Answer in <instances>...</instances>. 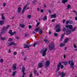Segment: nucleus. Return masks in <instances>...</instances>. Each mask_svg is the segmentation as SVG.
Returning a JSON list of instances; mask_svg holds the SVG:
<instances>
[{"mask_svg":"<svg viewBox=\"0 0 77 77\" xmlns=\"http://www.w3.org/2000/svg\"><path fill=\"white\" fill-rule=\"evenodd\" d=\"M39 25V23H38L37 24L36 27H38Z\"/></svg>","mask_w":77,"mask_h":77,"instance_id":"nucleus-50","label":"nucleus"},{"mask_svg":"<svg viewBox=\"0 0 77 77\" xmlns=\"http://www.w3.org/2000/svg\"><path fill=\"white\" fill-rule=\"evenodd\" d=\"M74 63H73V61H71V64L70 65V66L71 68H74Z\"/></svg>","mask_w":77,"mask_h":77,"instance_id":"nucleus-14","label":"nucleus"},{"mask_svg":"<svg viewBox=\"0 0 77 77\" xmlns=\"http://www.w3.org/2000/svg\"><path fill=\"white\" fill-rule=\"evenodd\" d=\"M38 43H35L32 46H33V47H35V45H38Z\"/></svg>","mask_w":77,"mask_h":77,"instance_id":"nucleus-36","label":"nucleus"},{"mask_svg":"<svg viewBox=\"0 0 77 77\" xmlns=\"http://www.w3.org/2000/svg\"><path fill=\"white\" fill-rule=\"evenodd\" d=\"M34 72L35 74H36V73L37 72V71H36V70H34Z\"/></svg>","mask_w":77,"mask_h":77,"instance_id":"nucleus-49","label":"nucleus"},{"mask_svg":"<svg viewBox=\"0 0 77 77\" xmlns=\"http://www.w3.org/2000/svg\"><path fill=\"white\" fill-rule=\"evenodd\" d=\"M38 32L40 34H42V32H43V31H42V28H39V29L38 30Z\"/></svg>","mask_w":77,"mask_h":77,"instance_id":"nucleus-10","label":"nucleus"},{"mask_svg":"<svg viewBox=\"0 0 77 77\" xmlns=\"http://www.w3.org/2000/svg\"><path fill=\"white\" fill-rule=\"evenodd\" d=\"M32 76H33V74L32 73H30L29 74V77H32Z\"/></svg>","mask_w":77,"mask_h":77,"instance_id":"nucleus-43","label":"nucleus"},{"mask_svg":"<svg viewBox=\"0 0 77 77\" xmlns=\"http://www.w3.org/2000/svg\"><path fill=\"white\" fill-rule=\"evenodd\" d=\"M63 63L64 65L65 66L66 65H67V61H65V62H62Z\"/></svg>","mask_w":77,"mask_h":77,"instance_id":"nucleus-27","label":"nucleus"},{"mask_svg":"<svg viewBox=\"0 0 77 77\" xmlns=\"http://www.w3.org/2000/svg\"><path fill=\"white\" fill-rule=\"evenodd\" d=\"M6 37H2L1 38V40H2V41H4V40H5V39H6Z\"/></svg>","mask_w":77,"mask_h":77,"instance_id":"nucleus-26","label":"nucleus"},{"mask_svg":"<svg viewBox=\"0 0 77 77\" xmlns=\"http://www.w3.org/2000/svg\"><path fill=\"white\" fill-rule=\"evenodd\" d=\"M62 65V63L61 62H60L58 65L57 66V72L60 69V67Z\"/></svg>","mask_w":77,"mask_h":77,"instance_id":"nucleus-4","label":"nucleus"},{"mask_svg":"<svg viewBox=\"0 0 77 77\" xmlns=\"http://www.w3.org/2000/svg\"><path fill=\"white\" fill-rule=\"evenodd\" d=\"M37 11H40L39 8H37Z\"/></svg>","mask_w":77,"mask_h":77,"instance_id":"nucleus-63","label":"nucleus"},{"mask_svg":"<svg viewBox=\"0 0 77 77\" xmlns=\"http://www.w3.org/2000/svg\"><path fill=\"white\" fill-rule=\"evenodd\" d=\"M66 30V31L67 30H66V28L65 27H63V29H62L63 32H65V30Z\"/></svg>","mask_w":77,"mask_h":77,"instance_id":"nucleus-28","label":"nucleus"},{"mask_svg":"<svg viewBox=\"0 0 77 77\" xmlns=\"http://www.w3.org/2000/svg\"><path fill=\"white\" fill-rule=\"evenodd\" d=\"M56 31L57 32H59L60 31V28H58L56 29Z\"/></svg>","mask_w":77,"mask_h":77,"instance_id":"nucleus-35","label":"nucleus"},{"mask_svg":"<svg viewBox=\"0 0 77 77\" xmlns=\"http://www.w3.org/2000/svg\"><path fill=\"white\" fill-rule=\"evenodd\" d=\"M77 28L76 27H75L73 29H72L71 30H67L66 31V35L67 36L69 35V34H70L71 33V32H74V31H75V29Z\"/></svg>","mask_w":77,"mask_h":77,"instance_id":"nucleus-2","label":"nucleus"},{"mask_svg":"<svg viewBox=\"0 0 77 77\" xmlns=\"http://www.w3.org/2000/svg\"><path fill=\"white\" fill-rule=\"evenodd\" d=\"M65 43H61L60 45V47H62L65 46Z\"/></svg>","mask_w":77,"mask_h":77,"instance_id":"nucleus-19","label":"nucleus"},{"mask_svg":"<svg viewBox=\"0 0 77 77\" xmlns=\"http://www.w3.org/2000/svg\"><path fill=\"white\" fill-rule=\"evenodd\" d=\"M20 26L21 27H22V28H23V27H25V25L24 24H20Z\"/></svg>","mask_w":77,"mask_h":77,"instance_id":"nucleus-29","label":"nucleus"},{"mask_svg":"<svg viewBox=\"0 0 77 77\" xmlns=\"http://www.w3.org/2000/svg\"><path fill=\"white\" fill-rule=\"evenodd\" d=\"M63 36H64V35L62 34V36L61 37V38L60 39V41H62V39H63Z\"/></svg>","mask_w":77,"mask_h":77,"instance_id":"nucleus-30","label":"nucleus"},{"mask_svg":"<svg viewBox=\"0 0 77 77\" xmlns=\"http://www.w3.org/2000/svg\"><path fill=\"white\" fill-rule=\"evenodd\" d=\"M3 59H1V60H0V62L1 63H3Z\"/></svg>","mask_w":77,"mask_h":77,"instance_id":"nucleus-42","label":"nucleus"},{"mask_svg":"<svg viewBox=\"0 0 77 77\" xmlns=\"http://www.w3.org/2000/svg\"><path fill=\"white\" fill-rule=\"evenodd\" d=\"M61 77H64L65 75V73H64L63 72H62V73L60 72L59 73Z\"/></svg>","mask_w":77,"mask_h":77,"instance_id":"nucleus-8","label":"nucleus"},{"mask_svg":"<svg viewBox=\"0 0 77 77\" xmlns=\"http://www.w3.org/2000/svg\"><path fill=\"white\" fill-rule=\"evenodd\" d=\"M6 3H4L3 4V6L4 7H5V6H6Z\"/></svg>","mask_w":77,"mask_h":77,"instance_id":"nucleus-55","label":"nucleus"},{"mask_svg":"<svg viewBox=\"0 0 77 77\" xmlns=\"http://www.w3.org/2000/svg\"><path fill=\"white\" fill-rule=\"evenodd\" d=\"M60 26H61L60 25H57L56 26V28H59V27H60Z\"/></svg>","mask_w":77,"mask_h":77,"instance_id":"nucleus-34","label":"nucleus"},{"mask_svg":"<svg viewBox=\"0 0 77 77\" xmlns=\"http://www.w3.org/2000/svg\"><path fill=\"white\" fill-rule=\"evenodd\" d=\"M38 68H42L43 67V64L41 62L39 63L38 65Z\"/></svg>","mask_w":77,"mask_h":77,"instance_id":"nucleus-5","label":"nucleus"},{"mask_svg":"<svg viewBox=\"0 0 77 77\" xmlns=\"http://www.w3.org/2000/svg\"><path fill=\"white\" fill-rule=\"evenodd\" d=\"M5 32H4V31H3V32H1V33H0V37H1V36H2V35H3L4 33Z\"/></svg>","mask_w":77,"mask_h":77,"instance_id":"nucleus-32","label":"nucleus"},{"mask_svg":"<svg viewBox=\"0 0 77 77\" xmlns=\"http://www.w3.org/2000/svg\"><path fill=\"white\" fill-rule=\"evenodd\" d=\"M15 33H16V32L14 31L13 32H12L11 36H12L13 35H14V34H15Z\"/></svg>","mask_w":77,"mask_h":77,"instance_id":"nucleus-38","label":"nucleus"},{"mask_svg":"<svg viewBox=\"0 0 77 77\" xmlns=\"http://www.w3.org/2000/svg\"><path fill=\"white\" fill-rule=\"evenodd\" d=\"M32 33H33V34H36V32H35V31H33L32 32Z\"/></svg>","mask_w":77,"mask_h":77,"instance_id":"nucleus-53","label":"nucleus"},{"mask_svg":"<svg viewBox=\"0 0 77 77\" xmlns=\"http://www.w3.org/2000/svg\"><path fill=\"white\" fill-rule=\"evenodd\" d=\"M54 35L55 36H57V34L56 32L54 33Z\"/></svg>","mask_w":77,"mask_h":77,"instance_id":"nucleus-44","label":"nucleus"},{"mask_svg":"<svg viewBox=\"0 0 77 77\" xmlns=\"http://www.w3.org/2000/svg\"><path fill=\"white\" fill-rule=\"evenodd\" d=\"M61 69H63V65L61 66Z\"/></svg>","mask_w":77,"mask_h":77,"instance_id":"nucleus-57","label":"nucleus"},{"mask_svg":"<svg viewBox=\"0 0 77 77\" xmlns=\"http://www.w3.org/2000/svg\"><path fill=\"white\" fill-rule=\"evenodd\" d=\"M74 46V48H77V47H76V46L75 45H73Z\"/></svg>","mask_w":77,"mask_h":77,"instance_id":"nucleus-61","label":"nucleus"},{"mask_svg":"<svg viewBox=\"0 0 77 77\" xmlns=\"http://www.w3.org/2000/svg\"><path fill=\"white\" fill-rule=\"evenodd\" d=\"M8 41L9 42H11V41H12V38H10L8 39Z\"/></svg>","mask_w":77,"mask_h":77,"instance_id":"nucleus-40","label":"nucleus"},{"mask_svg":"<svg viewBox=\"0 0 77 77\" xmlns=\"http://www.w3.org/2000/svg\"><path fill=\"white\" fill-rule=\"evenodd\" d=\"M13 68L14 70H15V69L17 68V67H16V64H14L13 65Z\"/></svg>","mask_w":77,"mask_h":77,"instance_id":"nucleus-23","label":"nucleus"},{"mask_svg":"<svg viewBox=\"0 0 77 77\" xmlns=\"http://www.w3.org/2000/svg\"><path fill=\"white\" fill-rule=\"evenodd\" d=\"M9 27H10V26H9V25H7L6 27L5 26L3 28V30H4V31H5L6 30H7L9 29Z\"/></svg>","mask_w":77,"mask_h":77,"instance_id":"nucleus-7","label":"nucleus"},{"mask_svg":"<svg viewBox=\"0 0 77 77\" xmlns=\"http://www.w3.org/2000/svg\"><path fill=\"white\" fill-rule=\"evenodd\" d=\"M49 50H50V51L53 50L54 49V43H52L51 44L49 45Z\"/></svg>","mask_w":77,"mask_h":77,"instance_id":"nucleus-3","label":"nucleus"},{"mask_svg":"<svg viewBox=\"0 0 77 77\" xmlns=\"http://www.w3.org/2000/svg\"><path fill=\"white\" fill-rule=\"evenodd\" d=\"M27 6L26 5L23 8V9H25L26 8H27Z\"/></svg>","mask_w":77,"mask_h":77,"instance_id":"nucleus-60","label":"nucleus"},{"mask_svg":"<svg viewBox=\"0 0 77 77\" xmlns=\"http://www.w3.org/2000/svg\"><path fill=\"white\" fill-rule=\"evenodd\" d=\"M12 45H16V44H15L14 42H12L10 43V45L11 46Z\"/></svg>","mask_w":77,"mask_h":77,"instance_id":"nucleus-18","label":"nucleus"},{"mask_svg":"<svg viewBox=\"0 0 77 77\" xmlns=\"http://www.w3.org/2000/svg\"><path fill=\"white\" fill-rule=\"evenodd\" d=\"M11 52V49H9V51H8V53H10Z\"/></svg>","mask_w":77,"mask_h":77,"instance_id":"nucleus-51","label":"nucleus"},{"mask_svg":"<svg viewBox=\"0 0 77 77\" xmlns=\"http://www.w3.org/2000/svg\"><path fill=\"white\" fill-rule=\"evenodd\" d=\"M17 54V52H14L13 53V55L14 56H16Z\"/></svg>","mask_w":77,"mask_h":77,"instance_id":"nucleus-39","label":"nucleus"},{"mask_svg":"<svg viewBox=\"0 0 77 77\" xmlns=\"http://www.w3.org/2000/svg\"><path fill=\"white\" fill-rule=\"evenodd\" d=\"M4 23H5L4 21L2 20L0 21V25H3L4 24Z\"/></svg>","mask_w":77,"mask_h":77,"instance_id":"nucleus-17","label":"nucleus"},{"mask_svg":"<svg viewBox=\"0 0 77 77\" xmlns=\"http://www.w3.org/2000/svg\"><path fill=\"white\" fill-rule=\"evenodd\" d=\"M48 50V48H45V49H43L41 51H40V53H42V56H45V54H46V52H47V51Z\"/></svg>","mask_w":77,"mask_h":77,"instance_id":"nucleus-1","label":"nucleus"},{"mask_svg":"<svg viewBox=\"0 0 77 77\" xmlns=\"http://www.w3.org/2000/svg\"><path fill=\"white\" fill-rule=\"evenodd\" d=\"M29 28L30 29L32 28V26L31 25H29Z\"/></svg>","mask_w":77,"mask_h":77,"instance_id":"nucleus-52","label":"nucleus"},{"mask_svg":"<svg viewBox=\"0 0 77 77\" xmlns=\"http://www.w3.org/2000/svg\"><path fill=\"white\" fill-rule=\"evenodd\" d=\"M72 27H73V26L72 25H69V29H67V30H71Z\"/></svg>","mask_w":77,"mask_h":77,"instance_id":"nucleus-13","label":"nucleus"},{"mask_svg":"<svg viewBox=\"0 0 77 77\" xmlns=\"http://www.w3.org/2000/svg\"><path fill=\"white\" fill-rule=\"evenodd\" d=\"M39 27H38L37 28H36L34 29V31L35 32H39Z\"/></svg>","mask_w":77,"mask_h":77,"instance_id":"nucleus-20","label":"nucleus"},{"mask_svg":"<svg viewBox=\"0 0 77 77\" xmlns=\"http://www.w3.org/2000/svg\"><path fill=\"white\" fill-rule=\"evenodd\" d=\"M66 28H68V27L69 28V26L67 25L66 26Z\"/></svg>","mask_w":77,"mask_h":77,"instance_id":"nucleus-59","label":"nucleus"},{"mask_svg":"<svg viewBox=\"0 0 77 77\" xmlns=\"http://www.w3.org/2000/svg\"><path fill=\"white\" fill-rule=\"evenodd\" d=\"M69 21H67L66 22V24H68V23H69Z\"/></svg>","mask_w":77,"mask_h":77,"instance_id":"nucleus-54","label":"nucleus"},{"mask_svg":"<svg viewBox=\"0 0 77 77\" xmlns=\"http://www.w3.org/2000/svg\"><path fill=\"white\" fill-rule=\"evenodd\" d=\"M55 20L54 19H53L51 20V22H54L55 21Z\"/></svg>","mask_w":77,"mask_h":77,"instance_id":"nucleus-48","label":"nucleus"},{"mask_svg":"<svg viewBox=\"0 0 77 77\" xmlns=\"http://www.w3.org/2000/svg\"><path fill=\"white\" fill-rule=\"evenodd\" d=\"M69 38H66L65 39V40L64 42H63V43L65 44V43H67L68 41L69 40Z\"/></svg>","mask_w":77,"mask_h":77,"instance_id":"nucleus-15","label":"nucleus"},{"mask_svg":"<svg viewBox=\"0 0 77 77\" xmlns=\"http://www.w3.org/2000/svg\"><path fill=\"white\" fill-rule=\"evenodd\" d=\"M25 74H25V73L24 72L23 74L22 77H24V75H25Z\"/></svg>","mask_w":77,"mask_h":77,"instance_id":"nucleus-45","label":"nucleus"},{"mask_svg":"<svg viewBox=\"0 0 77 77\" xmlns=\"http://www.w3.org/2000/svg\"><path fill=\"white\" fill-rule=\"evenodd\" d=\"M47 16H45L43 18H42V20H43V21L47 20Z\"/></svg>","mask_w":77,"mask_h":77,"instance_id":"nucleus-21","label":"nucleus"},{"mask_svg":"<svg viewBox=\"0 0 77 77\" xmlns=\"http://www.w3.org/2000/svg\"><path fill=\"white\" fill-rule=\"evenodd\" d=\"M56 14H54L53 15H51V18H56Z\"/></svg>","mask_w":77,"mask_h":77,"instance_id":"nucleus-16","label":"nucleus"},{"mask_svg":"<svg viewBox=\"0 0 77 77\" xmlns=\"http://www.w3.org/2000/svg\"><path fill=\"white\" fill-rule=\"evenodd\" d=\"M45 64L47 66H49L50 64V62L49 60L46 61L45 63Z\"/></svg>","mask_w":77,"mask_h":77,"instance_id":"nucleus-9","label":"nucleus"},{"mask_svg":"<svg viewBox=\"0 0 77 77\" xmlns=\"http://www.w3.org/2000/svg\"><path fill=\"white\" fill-rule=\"evenodd\" d=\"M44 41L45 43H48L49 42V40L47 39H44Z\"/></svg>","mask_w":77,"mask_h":77,"instance_id":"nucleus-22","label":"nucleus"},{"mask_svg":"<svg viewBox=\"0 0 77 77\" xmlns=\"http://www.w3.org/2000/svg\"><path fill=\"white\" fill-rule=\"evenodd\" d=\"M21 71L23 73L24 72V71H25V67H22V70Z\"/></svg>","mask_w":77,"mask_h":77,"instance_id":"nucleus-25","label":"nucleus"},{"mask_svg":"<svg viewBox=\"0 0 77 77\" xmlns=\"http://www.w3.org/2000/svg\"><path fill=\"white\" fill-rule=\"evenodd\" d=\"M67 9H69L70 8H71V6H70V5H67Z\"/></svg>","mask_w":77,"mask_h":77,"instance_id":"nucleus-41","label":"nucleus"},{"mask_svg":"<svg viewBox=\"0 0 77 77\" xmlns=\"http://www.w3.org/2000/svg\"><path fill=\"white\" fill-rule=\"evenodd\" d=\"M65 20H63V23H65Z\"/></svg>","mask_w":77,"mask_h":77,"instance_id":"nucleus-58","label":"nucleus"},{"mask_svg":"<svg viewBox=\"0 0 77 77\" xmlns=\"http://www.w3.org/2000/svg\"><path fill=\"white\" fill-rule=\"evenodd\" d=\"M68 2V0H63L62 1V3L65 4Z\"/></svg>","mask_w":77,"mask_h":77,"instance_id":"nucleus-24","label":"nucleus"},{"mask_svg":"<svg viewBox=\"0 0 77 77\" xmlns=\"http://www.w3.org/2000/svg\"><path fill=\"white\" fill-rule=\"evenodd\" d=\"M8 46H11V43L9 44V43H8L7 44Z\"/></svg>","mask_w":77,"mask_h":77,"instance_id":"nucleus-56","label":"nucleus"},{"mask_svg":"<svg viewBox=\"0 0 77 77\" xmlns=\"http://www.w3.org/2000/svg\"><path fill=\"white\" fill-rule=\"evenodd\" d=\"M43 11H44V10H41V12H43Z\"/></svg>","mask_w":77,"mask_h":77,"instance_id":"nucleus-62","label":"nucleus"},{"mask_svg":"<svg viewBox=\"0 0 77 77\" xmlns=\"http://www.w3.org/2000/svg\"><path fill=\"white\" fill-rule=\"evenodd\" d=\"M4 14L3 13H2V14L1 16H2V21H4V20H5V17H4Z\"/></svg>","mask_w":77,"mask_h":77,"instance_id":"nucleus-11","label":"nucleus"},{"mask_svg":"<svg viewBox=\"0 0 77 77\" xmlns=\"http://www.w3.org/2000/svg\"><path fill=\"white\" fill-rule=\"evenodd\" d=\"M31 15H28L27 16V18H28V19H29L31 18Z\"/></svg>","mask_w":77,"mask_h":77,"instance_id":"nucleus-37","label":"nucleus"},{"mask_svg":"<svg viewBox=\"0 0 77 77\" xmlns=\"http://www.w3.org/2000/svg\"><path fill=\"white\" fill-rule=\"evenodd\" d=\"M75 20H76V21L77 20V17H75Z\"/></svg>","mask_w":77,"mask_h":77,"instance_id":"nucleus-64","label":"nucleus"},{"mask_svg":"<svg viewBox=\"0 0 77 77\" xmlns=\"http://www.w3.org/2000/svg\"><path fill=\"white\" fill-rule=\"evenodd\" d=\"M12 30L11 29L8 32V33L10 34V35H11L12 33Z\"/></svg>","mask_w":77,"mask_h":77,"instance_id":"nucleus-31","label":"nucleus"},{"mask_svg":"<svg viewBox=\"0 0 77 77\" xmlns=\"http://www.w3.org/2000/svg\"><path fill=\"white\" fill-rule=\"evenodd\" d=\"M32 45L28 44H24V48H29L30 47H31Z\"/></svg>","mask_w":77,"mask_h":77,"instance_id":"nucleus-6","label":"nucleus"},{"mask_svg":"<svg viewBox=\"0 0 77 77\" xmlns=\"http://www.w3.org/2000/svg\"><path fill=\"white\" fill-rule=\"evenodd\" d=\"M21 11V8L20 7H19L17 8V12L18 14L20 13Z\"/></svg>","mask_w":77,"mask_h":77,"instance_id":"nucleus-12","label":"nucleus"},{"mask_svg":"<svg viewBox=\"0 0 77 77\" xmlns=\"http://www.w3.org/2000/svg\"><path fill=\"white\" fill-rule=\"evenodd\" d=\"M25 36H27V32H26L25 33Z\"/></svg>","mask_w":77,"mask_h":77,"instance_id":"nucleus-47","label":"nucleus"},{"mask_svg":"<svg viewBox=\"0 0 77 77\" xmlns=\"http://www.w3.org/2000/svg\"><path fill=\"white\" fill-rule=\"evenodd\" d=\"M24 11H25V9L23 8V10L22 11V14H24Z\"/></svg>","mask_w":77,"mask_h":77,"instance_id":"nucleus-46","label":"nucleus"},{"mask_svg":"<svg viewBox=\"0 0 77 77\" xmlns=\"http://www.w3.org/2000/svg\"><path fill=\"white\" fill-rule=\"evenodd\" d=\"M16 71L14 72H13L12 75L13 77H14L15 76V74H16Z\"/></svg>","mask_w":77,"mask_h":77,"instance_id":"nucleus-33","label":"nucleus"}]
</instances>
